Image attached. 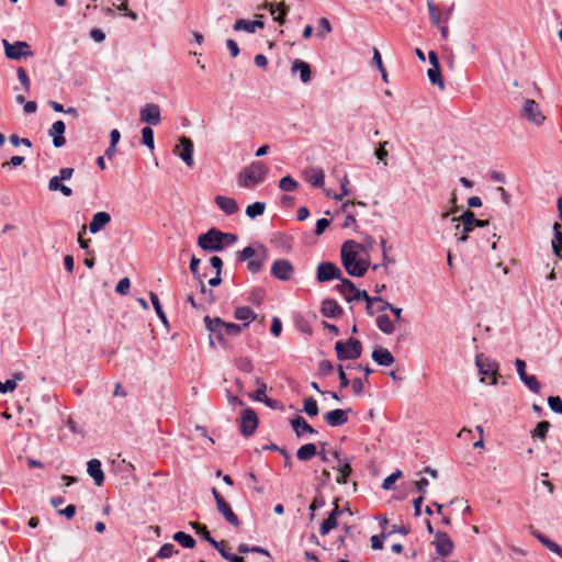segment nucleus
<instances>
[{
	"label": "nucleus",
	"instance_id": "1",
	"mask_svg": "<svg viewBox=\"0 0 562 562\" xmlns=\"http://www.w3.org/2000/svg\"><path fill=\"white\" fill-rule=\"evenodd\" d=\"M360 245L355 240H347L342 244L340 250L341 263L346 269L347 273L351 277L361 278L363 277L369 268V261L358 258L357 248Z\"/></svg>",
	"mask_w": 562,
	"mask_h": 562
},
{
	"label": "nucleus",
	"instance_id": "2",
	"mask_svg": "<svg viewBox=\"0 0 562 562\" xmlns=\"http://www.w3.org/2000/svg\"><path fill=\"white\" fill-rule=\"evenodd\" d=\"M268 172L262 161H252L238 172L237 183L240 188L252 189L266 180Z\"/></svg>",
	"mask_w": 562,
	"mask_h": 562
},
{
	"label": "nucleus",
	"instance_id": "3",
	"mask_svg": "<svg viewBox=\"0 0 562 562\" xmlns=\"http://www.w3.org/2000/svg\"><path fill=\"white\" fill-rule=\"evenodd\" d=\"M335 351L340 361L356 360L361 357L362 344L356 338H349L347 341L338 340L335 344Z\"/></svg>",
	"mask_w": 562,
	"mask_h": 562
},
{
	"label": "nucleus",
	"instance_id": "4",
	"mask_svg": "<svg viewBox=\"0 0 562 562\" xmlns=\"http://www.w3.org/2000/svg\"><path fill=\"white\" fill-rule=\"evenodd\" d=\"M475 364L480 374L492 378L490 384L495 385L497 383V374L499 369L497 361L485 356L484 353H477L475 356Z\"/></svg>",
	"mask_w": 562,
	"mask_h": 562
},
{
	"label": "nucleus",
	"instance_id": "5",
	"mask_svg": "<svg viewBox=\"0 0 562 562\" xmlns=\"http://www.w3.org/2000/svg\"><path fill=\"white\" fill-rule=\"evenodd\" d=\"M203 321L206 329L210 331V345L214 347V339H216L217 342L224 347L226 345V340L224 338L225 322L221 317L212 318L209 315H206Z\"/></svg>",
	"mask_w": 562,
	"mask_h": 562
},
{
	"label": "nucleus",
	"instance_id": "6",
	"mask_svg": "<svg viewBox=\"0 0 562 562\" xmlns=\"http://www.w3.org/2000/svg\"><path fill=\"white\" fill-rule=\"evenodd\" d=\"M2 43L5 57L9 59L20 60L21 58H27L34 55L26 42L16 41L11 44L8 40H3Z\"/></svg>",
	"mask_w": 562,
	"mask_h": 562
},
{
	"label": "nucleus",
	"instance_id": "7",
	"mask_svg": "<svg viewBox=\"0 0 562 562\" xmlns=\"http://www.w3.org/2000/svg\"><path fill=\"white\" fill-rule=\"evenodd\" d=\"M216 233H220V229L212 227L206 233L201 234L198 237L199 247L209 251L224 250L225 244L221 243L220 236Z\"/></svg>",
	"mask_w": 562,
	"mask_h": 562
},
{
	"label": "nucleus",
	"instance_id": "8",
	"mask_svg": "<svg viewBox=\"0 0 562 562\" xmlns=\"http://www.w3.org/2000/svg\"><path fill=\"white\" fill-rule=\"evenodd\" d=\"M212 494L214 496L218 513L232 526L238 527L240 525V520L238 516L233 512L231 505L226 502L223 495L215 487L212 488Z\"/></svg>",
	"mask_w": 562,
	"mask_h": 562
},
{
	"label": "nucleus",
	"instance_id": "9",
	"mask_svg": "<svg viewBox=\"0 0 562 562\" xmlns=\"http://www.w3.org/2000/svg\"><path fill=\"white\" fill-rule=\"evenodd\" d=\"M259 420L257 413L248 407L241 411L239 418V430L244 437H250L255 434Z\"/></svg>",
	"mask_w": 562,
	"mask_h": 562
},
{
	"label": "nucleus",
	"instance_id": "10",
	"mask_svg": "<svg viewBox=\"0 0 562 562\" xmlns=\"http://www.w3.org/2000/svg\"><path fill=\"white\" fill-rule=\"evenodd\" d=\"M341 273L342 271L337 265L330 261H323L317 266L316 280L321 283L329 282L341 279Z\"/></svg>",
	"mask_w": 562,
	"mask_h": 562
},
{
	"label": "nucleus",
	"instance_id": "11",
	"mask_svg": "<svg viewBox=\"0 0 562 562\" xmlns=\"http://www.w3.org/2000/svg\"><path fill=\"white\" fill-rule=\"evenodd\" d=\"M516 371L519 375L520 381L536 394L540 393L541 384L535 375H529L526 372V362L522 359L517 358L515 360Z\"/></svg>",
	"mask_w": 562,
	"mask_h": 562
},
{
	"label": "nucleus",
	"instance_id": "12",
	"mask_svg": "<svg viewBox=\"0 0 562 562\" xmlns=\"http://www.w3.org/2000/svg\"><path fill=\"white\" fill-rule=\"evenodd\" d=\"M271 274L280 281H289L294 274V267L288 259H277L271 266Z\"/></svg>",
	"mask_w": 562,
	"mask_h": 562
},
{
	"label": "nucleus",
	"instance_id": "13",
	"mask_svg": "<svg viewBox=\"0 0 562 562\" xmlns=\"http://www.w3.org/2000/svg\"><path fill=\"white\" fill-rule=\"evenodd\" d=\"M348 510H349L348 507L340 508L338 505V498H336L334 502L333 510L328 514L327 518L319 526V533L322 536L328 535L334 528L337 527L338 517L342 513L348 512Z\"/></svg>",
	"mask_w": 562,
	"mask_h": 562
},
{
	"label": "nucleus",
	"instance_id": "14",
	"mask_svg": "<svg viewBox=\"0 0 562 562\" xmlns=\"http://www.w3.org/2000/svg\"><path fill=\"white\" fill-rule=\"evenodd\" d=\"M522 116L536 125H541L546 120V116L542 114L539 104L532 99L525 100L522 106Z\"/></svg>",
	"mask_w": 562,
	"mask_h": 562
},
{
	"label": "nucleus",
	"instance_id": "15",
	"mask_svg": "<svg viewBox=\"0 0 562 562\" xmlns=\"http://www.w3.org/2000/svg\"><path fill=\"white\" fill-rule=\"evenodd\" d=\"M139 119L149 125H158L161 121L160 108L156 103H146L139 111Z\"/></svg>",
	"mask_w": 562,
	"mask_h": 562
},
{
	"label": "nucleus",
	"instance_id": "16",
	"mask_svg": "<svg viewBox=\"0 0 562 562\" xmlns=\"http://www.w3.org/2000/svg\"><path fill=\"white\" fill-rule=\"evenodd\" d=\"M453 221L462 223L464 226V233H471L475 227H484L488 225V220H477L475 214L467 210L459 217H453Z\"/></svg>",
	"mask_w": 562,
	"mask_h": 562
},
{
	"label": "nucleus",
	"instance_id": "17",
	"mask_svg": "<svg viewBox=\"0 0 562 562\" xmlns=\"http://www.w3.org/2000/svg\"><path fill=\"white\" fill-rule=\"evenodd\" d=\"M177 149H178V155L183 160V162L188 167H192L194 165V159H193L194 145H193L192 139L187 136H181L179 138V145L177 146Z\"/></svg>",
	"mask_w": 562,
	"mask_h": 562
},
{
	"label": "nucleus",
	"instance_id": "18",
	"mask_svg": "<svg viewBox=\"0 0 562 562\" xmlns=\"http://www.w3.org/2000/svg\"><path fill=\"white\" fill-rule=\"evenodd\" d=\"M434 544L437 553L443 558L450 555L453 550V542L451 538L443 531H438L436 533Z\"/></svg>",
	"mask_w": 562,
	"mask_h": 562
},
{
	"label": "nucleus",
	"instance_id": "19",
	"mask_svg": "<svg viewBox=\"0 0 562 562\" xmlns=\"http://www.w3.org/2000/svg\"><path fill=\"white\" fill-rule=\"evenodd\" d=\"M351 408L340 409L336 408L324 414V420L331 427L342 426L348 422V414Z\"/></svg>",
	"mask_w": 562,
	"mask_h": 562
},
{
	"label": "nucleus",
	"instance_id": "20",
	"mask_svg": "<svg viewBox=\"0 0 562 562\" xmlns=\"http://www.w3.org/2000/svg\"><path fill=\"white\" fill-rule=\"evenodd\" d=\"M265 8L273 15V20L280 25L285 23L290 8L284 2H266Z\"/></svg>",
	"mask_w": 562,
	"mask_h": 562
},
{
	"label": "nucleus",
	"instance_id": "21",
	"mask_svg": "<svg viewBox=\"0 0 562 562\" xmlns=\"http://www.w3.org/2000/svg\"><path fill=\"white\" fill-rule=\"evenodd\" d=\"M65 130L66 125L61 120L54 122L48 130V135L53 137V145L56 148H60L66 144V138L64 137Z\"/></svg>",
	"mask_w": 562,
	"mask_h": 562
},
{
	"label": "nucleus",
	"instance_id": "22",
	"mask_svg": "<svg viewBox=\"0 0 562 562\" xmlns=\"http://www.w3.org/2000/svg\"><path fill=\"white\" fill-rule=\"evenodd\" d=\"M321 313L328 318H336L342 315V307L334 299H325L322 302Z\"/></svg>",
	"mask_w": 562,
	"mask_h": 562
},
{
	"label": "nucleus",
	"instance_id": "23",
	"mask_svg": "<svg viewBox=\"0 0 562 562\" xmlns=\"http://www.w3.org/2000/svg\"><path fill=\"white\" fill-rule=\"evenodd\" d=\"M268 258V250L263 245H259V255L255 258L247 260V269L251 273H258L261 271L265 261Z\"/></svg>",
	"mask_w": 562,
	"mask_h": 562
},
{
	"label": "nucleus",
	"instance_id": "24",
	"mask_svg": "<svg viewBox=\"0 0 562 562\" xmlns=\"http://www.w3.org/2000/svg\"><path fill=\"white\" fill-rule=\"evenodd\" d=\"M372 360L382 367H389L394 363L395 359L389 349L376 347L372 351Z\"/></svg>",
	"mask_w": 562,
	"mask_h": 562
},
{
	"label": "nucleus",
	"instance_id": "25",
	"mask_svg": "<svg viewBox=\"0 0 562 562\" xmlns=\"http://www.w3.org/2000/svg\"><path fill=\"white\" fill-rule=\"evenodd\" d=\"M87 472L93 479L97 486H101L104 482V473L100 460L91 459L87 464Z\"/></svg>",
	"mask_w": 562,
	"mask_h": 562
},
{
	"label": "nucleus",
	"instance_id": "26",
	"mask_svg": "<svg viewBox=\"0 0 562 562\" xmlns=\"http://www.w3.org/2000/svg\"><path fill=\"white\" fill-rule=\"evenodd\" d=\"M290 424L296 435V437H302L304 432L308 434H317L315 430L302 416L296 415L290 420Z\"/></svg>",
	"mask_w": 562,
	"mask_h": 562
},
{
	"label": "nucleus",
	"instance_id": "27",
	"mask_svg": "<svg viewBox=\"0 0 562 562\" xmlns=\"http://www.w3.org/2000/svg\"><path fill=\"white\" fill-rule=\"evenodd\" d=\"M110 222L111 215L108 212H97L89 224V231L91 234H97Z\"/></svg>",
	"mask_w": 562,
	"mask_h": 562
},
{
	"label": "nucleus",
	"instance_id": "28",
	"mask_svg": "<svg viewBox=\"0 0 562 562\" xmlns=\"http://www.w3.org/2000/svg\"><path fill=\"white\" fill-rule=\"evenodd\" d=\"M214 201L216 205L227 215H233L239 210L236 200L233 198L216 195Z\"/></svg>",
	"mask_w": 562,
	"mask_h": 562
},
{
	"label": "nucleus",
	"instance_id": "29",
	"mask_svg": "<svg viewBox=\"0 0 562 562\" xmlns=\"http://www.w3.org/2000/svg\"><path fill=\"white\" fill-rule=\"evenodd\" d=\"M291 71L293 75L299 72L300 78L304 83H307L311 80V66L302 59H295L292 63Z\"/></svg>",
	"mask_w": 562,
	"mask_h": 562
},
{
	"label": "nucleus",
	"instance_id": "30",
	"mask_svg": "<svg viewBox=\"0 0 562 562\" xmlns=\"http://www.w3.org/2000/svg\"><path fill=\"white\" fill-rule=\"evenodd\" d=\"M234 317L238 321H244L245 323L241 325L247 328L257 318V314L248 306H239L235 308Z\"/></svg>",
	"mask_w": 562,
	"mask_h": 562
},
{
	"label": "nucleus",
	"instance_id": "31",
	"mask_svg": "<svg viewBox=\"0 0 562 562\" xmlns=\"http://www.w3.org/2000/svg\"><path fill=\"white\" fill-rule=\"evenodd\" d=\"M352 301H366V303H367L366 311L368 314H372L371 303H374V299H373V296H370L366 290H359L356 286V290H353V294L349 295L347 297V302H352Z\"/></svg>",
	"mask_w": 562,
	"mask_h": 562
},
{
	"label": "nucleus",
	"instance_id": "32",
	"mask_svg": "<svg viewBox=\"0 0 562 562\" xmlns=\"http://www.w3.org/2000/svg\"><path fill=\"white\" fill-rule=\"evenodd\" d=\"M317 454V447L315 443H305L296 451V458L301 461H308Z\"/></svg>",
	"mask_w": 562,
	"mask_h": 562
},
{
	"label": "nucleus",
	"instance_id": "33",
	"mask_svg": "<svg viewBox=\"0 0 562 562\" xmlns=\"http://www.w3.org/2000/svg\"><path fill=\"white\" fill-rule=\"evenodd\" d=\"M428 11H429V18L431 21V24L435 26H440L443 22V12L438 9V7L435 4L434 0H428L427 2Z\"/></svg>",
	"mask_w": 562,
	"mask_h": 562
},
{
	"label": "nucleus",
	"instance_id": "34",
	"mask_svg": "<svg viewBox=\"0 0 562 562\" xmlns=\"http://www.w3.org/2000/svg\"><path fill=\"white\" fill-rule=\"evenodd\" d=\"M172 539L186 549H192L196 543L194 538L184 531H177Z\"/></svg>",
	"mask_w": 562,
	"mask_h": 562
},
{
	"label": "nucleus",
	"instance_id": "35",
	"mask_svg": "<svg viewBox=\"0 0 562 562\" xmlns=\"http://www.w3.org/2000/svg\"><path fill=\"white\" fill-rule=\"evenodd\" d=\"M190 526L195 530V532L205 541H207L211 546L216 544V540L211 536L207 527L196 521H191Z\"/></svg>",
	"mask_w": 562,
	"mask_h": 562
},
{
	"label": "nucleus",
	"instance_id": "36",
	"mask_svg": "<svg viewBox=\"0 0 562 562\" xmlns=\"http://www.w3.org/2000/svg\"><path fill=\"white\" fill-rule=\"evenodd\" d=\"M376 326L383 333V334H386V335H391L394 333L395 330V327H394V324L392 323V321L390 319V317L385 314L383 315H379L376 317Z\"/></svg>",
	"mask_w": 562,
	"mask_h": 562
},
{
	"label": "nucleus",
	"instance_id": "37",
	"mask_svg": "<svg viewBox=\"0 0 562 562\" xmlns=\"http://www.w3.org/2000/svg\"><path fill=\"white\" fill-rule=\"evenodd\" d=\"M257 390L254 393H249L248 396L254 401L262 402L266 396L267 384L260 378L255 379Z\"/></svg>",
	"mask_w": 562,
	"mask_h": 562
},
{
	"label": "nucleus",
	"instance_id": "38",
	"mask_svg": "<svg viewBox=\"0 0 562 562\" xmlns=\"http://www.w3.org/2000/svg\"><path fill=\"white\" fill-rule=\"evenodd\" d=\"M300 183L291 176H285L280 179L279 188L284 192H293L297 190Z\"/></svg>",
	"mask_w": 562,
	"mask_h": 562
},
{
	"label": "nucleus",
	"instance_id": "39",
	"mask_svg": "<svg viewBox=\"0 0 562 562\" xmlns=\"http://www.w3.org/2000/svg\"><path fill=\"white\" fill-rule=\"evenodd\" d=\"M551 427V424L548 420L539 422L536 428L531 431L532 438H539L541 440H546L547 434Z\"/></svg>",
	"mask_w": 562,
	"mask_h": 562
},
{
	"label": "nucleus",
	"instance_id": "40",
	"mask_svg": "<svg viewBox=\"0 0 562 562\" xmlns=\"http://www.w3.org/2000/svg\"><path fill=\"white\" fill-rule=\"evenodd\" d=\"M339 280H340V283L335 286V290L338 291L347 301V297L349 296L347 291L356 290V285L351 280L344 278L342 276H341V279H339Z\"/></svg>",
	"mask_w": 562,
	"mask_h": 562
},
{
	"label": "nucleus",
	"instance_id": "41",
	"mask_svg": "<svg viewBox=\"0 0 562 562\" xmlns=\"http://www.w3.org/2000/svg\"><path fill=\"white\" fill-rule=\"evenodd\" d=\"M554 229V240L552 241V247L554 254L562 259V233L560 232V225L555 223L553 225Z\"/></svg>",
	"mask_w": 562,
	"mask_h": 562
},
{
	"label": "nucleus",
	"instance_id": "42",
	"mask_svg": "<svg viewBox=\"0 0 562 562\" xmlns=\"http://www.w3.org/2000/svg\"><path fill=\"white\" fill-rule=\"evenodd\" d=\"M149 299L151 301V304L155 308V312L157 314V316L159 317V319L165 324V325H168V319H167V316L160 305V301H159V297L156 293L154 292H150L149 293Z\"/></svg>",
	"mask_w": 562,
	"mask_h": 562
},
{
	"label": "nucleus",
	"instance_id": "43",
	"mask_svg": "<svg viewBox=\"0 0 562 562\" xmlns=\"http://www.w3.org/2000/svg\"><path fill=\"white\" fill-rule=\"evenodd\" d=\"M427 76L429 78V81L432 85H436V86L440 87L441 89L445 88V83H443V80H442L440 67H431V68H429L428 71H427Z\"/></svg>",
	"mask_w": 562,
	"mask_h": 562
},
{
	"label": "nucleus",
	"instance_id": "44",
	"mask_svg": "<svg viewBox=\"0 0 562 562\" xmlns=\"http://www.w3.org/2000/svg\"><path fill=\"white\" fill-rule=\"evenodd\" d=\"M266 204L263 202H255L246 207V215L250 218H255L265 213Z\"/></svg>",
	"mask_w": 562,
	"mask_h": 562
},
{
	"label": "nucleus",
	"instance_id": "45",
	"mask_svg": "<svg viewBox=\"0 0 562 562\" xmlns=\"http://www.w3.org/2000/svg\"><path fill=\"white\" fill-rule=\"evenodd\" d=\"M325 175L322 169H313L308 175V182L316 188H321L324 184Z\"/></svg>",
	"mask_w": 562,
	"mask_h": 562
},
{
	"label": "nucleus",
	"instance_id": "46",
	"mask_svg": "<svg viewBox=\"0 0 562 562\" xmlns=\"http://www.w3.org/2000/svg\"><path fill=\"white\" fill-rule=\"evenodd\" d=\"M373 299L374 303H371V316L391 308V303L384 301L381 296H373Z\"/></svg>",
	"mask_w": 562,
	"mask_h": 562
},
{
	"label": "nucleus",
	"instance_id": "47",
	"mask_svg": "<svg viewBox=\"0 0 562 562\" xmlns=\"http://www.w3.org/2000/svg\"><path fill=\"white\" fill-rule=\"evenodd\" d=\"M142 144L147 146L149 149H154V131L150 126H145L142 128Z\"/></svg>",
	"mask_w": 562,
	"mask_h": 562
},
{
	"label": "nucleus",
	"instance_id": "48",
	"mask_svg": "<svg viewBox=\"0 0 562 562\" xmlns=\"http://www.w3.org/2000/svg\"><path fill=\"white\" fill-rule=\"evenodd\" d=\"M257 255H259V252H257L255 250V248H252L251 246H247L245 247L244 249L237 251L236 256H237V261H247L249 259H252L255 258Z\"/></svg>",
	"mask_w": 562,
	"mask_h": 562
},
{
	"label": "nucleus",
	"instance_id": "49",
	"mask_svg": "<svg viewBox=\"0 0 562 562\" xmlns=\"http://www.w3.org/2000/svg\"><path fill=\"white\" fill-rule=\"evenodd\" d=\"M303 411L311 417H314L318 414V405L317 402L313 397H308L304 401Z\"/></svg>",
	"mask_w": 562,
	"mask_h": 562
},
{
	"label": "nucleus",
	"instance_id": "50",
	"mask_svg": "<svg viewBox=\"0 0 562 562\" xmlns=\"http://www.w3.org/2000/svg\"><path fill=\"white\" fill-rule=\"evenodd\" d=\"M179 551L176 549V547L172 543H165L160 547L159 551L157 552V558L159 559H168L173 553H178Z\"/></svg>",
	"mask_w": 562,
	"mask_h": 562
},
{
	"label": "nucleus",
	"instance_id": "51",
	"mask_svg": "<svg viewBox=\"0 0 562 562\" xmlns=\"http://www.w3.org/2000/svg\"><path fill=\"white\" fill-rule=\"evenodd\" d=\"M372 64L375 65L379 68L380 72L382 75L383 80L385 82H387V74H386V70H385V68L383 66L381 54H380V52L376 48L373 49Z\"/></svg>",
	"mask_w": 562,
	"mask_h": 562
},
{
	"label": "nucleus",
	"instance_id": "52",
	"mask_svg": "<svg viewBox=\"0 0 562 562\" xmlns=\"http://www.w3.org/2000/svg\"><path fill=\"white\" fill-rule=\"evenodd\" d=\"M235 364H236L237 369L243 371V372L249 373V372H251L254 370L252 361L248 357H240V358H238L235 361Z\"/></svg>",
	"mask_w": 562,
	"mask_h": 562
},
{
	"label": "nucleus",
	"instance_id": "53",
	"mask_svg": "<svg viewBox=\"0 0 562 562\" xmlns=\"http://www.w3.org/2000/svg\"><path fill=\"white\" fill-rule=\"evenodd\" d=\"M402 476V471L401 470H396L395 472H393L392 474H390L389 476H386L382 483V488L383 490H393L394 488V484L396 482L397 479H400Z\"/></svg>",
	"mask_w": 562,
	"mask_h": 562
},
{
	"label": "nucleus",
	"instance_id": "54",
	"mask_svg": "<svg viewBox=\"0 0 562 562\" xmlns=\"http://www.w3.org/2000/svg\"><path fill=\"white\" fill-rule=\"evenodd\" d=\"M16 76L19 81L21 82L24 91L27 93L30 91L31 80L29 78L27 72L23 67H19L16 70Z\"/></svg>",
	"mask_w": 562,
	"mask_h": 562
},
{
	"label": "nucleus",
	"instance_id": "55",
	"mask_svg": "<svg viewBox=\"0 0 562 562\" xmlns=\"http://www.w3.org/2000/svg\"><path fill=\"white\" fill-rule=\"evenodd\" d=\"M266 291L262 288H256L250 292L249 300L255 305H260L265 299Z\"/></svg>",
	"mask_w": 562,
	"mask_h": 562
},
{
	"label": "nucleus",
	"instance_id": "56",
	"mask_svg": "<svg viewBox=\"0 0 562 562\" xmlns=\"http://www.w3.org/2000/svg\"><path fill=\"white\" fill-rule=\"evenodd\" d=\"M319 29L316 33V36L324 38L327 33L331 32V25L328 19L322 18L318 21Z\"/></svg>",
	"mask_w": 562,
	"mask_h": 562
},
{
	"label": "nucleus",
	"instance_id": "57",
	"mask_svg": "<svg viewBox=\"0 0 562 562\" xmlns=\"http://www.w3.org/2000/svg\"><path fill=\"white\" fill-rule=\"evenodd\" d=\"M245 327L235 323H226L224 325V331L227 336H237L241 333Z\"/></svg>",
	"mask_w": 562,
	"mask_h": 562
},
{
	"label": "nucleus",
	"instance_id": "58",
	"mask_svg": "<svg viewBox=\"0 0 562 562\" xmlns=\"http://www.w3.org/2000/svg\"><path fill=\"white\" fill-rule=\"evenodd\" d=\"M233 29L235 31H246L248 33H254L251 21H247V20H244V19L237 20L234 23Z\"/></svg>",
	"mask_w": 562,
	"mask_h": 562
},
{
	"label": "nucleus",
	"instance_id": "59",
	"mask_svg": "<svg viewBox=\"0 0 562 562\" xmlns=\"http://www.w3.org/2000/svg\"><path fill=\"white\" fill-rule=\"evenodd\" d=\"M334 371V366L329 360H322L318 363V374L322 376H327L331 374Z\"/></svg>",
	"mask_w": 562,
	"mask_h": 562
},
{
	"label": "nucleus",
	"instance_id": "60",
	"mask_svg": "<svg viewBox=\"0 0 562 562\" xmlns=\"http://www.w3.org/2000/svg\"><path fill=\"white\" fill-rule=\"evenodd\" d=\"M548 405L554 413L562 415V400L560 396H549Z\"/></svg>",
	"mask_w": 562,
	"mask_h": 562
},
{
	"label": "nucleus",
	"instance_id": "61",
	"mask_svg": "<svg viewBox=\"0 0 562 562\" xmlns=\"http://www.w3.org/2000/svg\"><path fill=\"white\" fill-rule=\"evenodd\" d=\"M339 473H345V475H350L352 472L351 461L349 459L339 460L337 467L334 468Z\"/></svg>",
	"mask_w": 562,
	"mask_h": 562
},
{
	"label": "nucleus",
	"instance_id": "62",
	"mask_svg": "<svg viewBox=\"0 0 562 562\" xmlns=\"http://www.w3.org/2000/svg\"><path fill=\"white\" fill-rule=\"evenodd\" d=\"M348 184H349V179H348V176L345 175L344 178L340 181L341 192L338 193V194H335L333 196L336 201H341L344 196L349 194Z\"/></svg>",
	"mask_w": 562,
	"mask_h": 562
},
{
	"label": "nucleus",
	"instance_id": "63",
	"mask_svg": "<svg viewBox=\"0 0 562 562\" xmlns=\"http://www.w3.org/2000/svg\"><path fill=\"white\" fill-rule=\"evenodd\" d=\"M130 288H131V281L128 278L125 277L117 282L115 291H116V293H119L121 295H125L128 293Z\"/></svg>",
	"mask_w": 562,
	"mask_h": 562
},
{
	"label": "nucleus",
	"instance_id": "64",
	"mask_svg": "<svg viewBox=\"0 0 562 562\" xmlns=\"http://www.w3.org/2000/svg\"><path fill=\"white\" fill-rule=\"evenodd\" d=\"M317 492H318L317 495L314 497V499L312 501V503L308 507L310 512H316L317 509L322 508L325 505L324 496L322 495L319 490H317Z\"/></svg>",
	"mask_w": 562,
	"mask_h": 562
}]
</instances>
